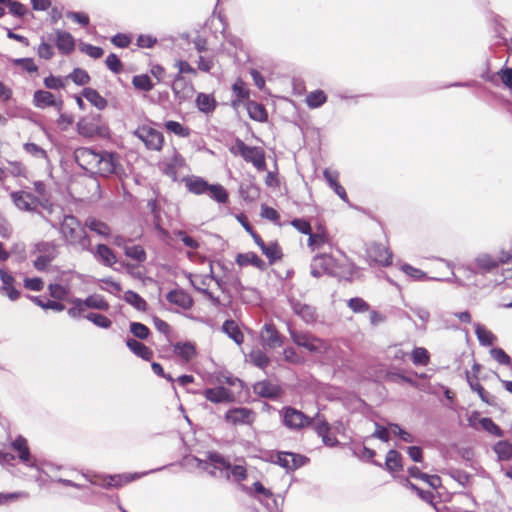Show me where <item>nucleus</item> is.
<instances>
[{
  "label": "nucleus",
  "mask_w": 512,
  "mask_h": 512,
  "mask_svg": "<svg viewBox=\"0 0 512 512\" xmlns=\"http://www.w3.org/2000/svg\"><path fill=\"white\" fill-rule=\"evenodd\" d=\"M95 255L101 259L105 266L111 267L117 262L113 250L105 244H98L96 246Z\"/></svg>",
  "instance_id": "obj_38"
},
{
  "label": "nucleus",
  "mask_w": 512,
  "mask_h": 512,
  "mask_svg": "<svg viewBox=\"0 0 512 512\" xmlns=\"http://www.w3.org/2000/svg\"><path fill=\"white\" fill-rule=\"evenodd\" d=\"M385 467L390 472H398L403 468L402 456L396 450H389L386 455Z\"/></svg>",
  "instance_id": "obj_41"
},
{
  "label": "nucleus",
  "mask_w": 512,
  "mask_h": 512,
  "mask_svg": "<svg viewBox=\"0 0 512 512\" xmlns=\"http://www.w3.org/2000/svg\"><path fill=\"white\" fill-rule=\"evenodd\" d=\"M10 197L14 205L22 211L34 212L38 206H41L48 212L53 210V204L48 199H40L30 192L16 191L12 192Z\"/></svg>",
  "instance_id": "obj_6"
},
{
  "label": "nucleus",
  "mask_w": 512,
  "mask_h": 512,
  "mask_svg": "<svg viewBox=\"0 0 512 512\" xmlns=\"http://www.w3.org/2000/svg\"><path fill=\"white\" fill-rule=\"evenodd\" d=\"M55 44L58 50L64 55H69L75 50V39L66 31H56Z\"/></svg>",
  "instance_id": "obj_25"
},
{
  "label": "nucleus",
  "mask_w": 512,
  "mask_h": 512,
  "mask_svg": "<svg viewBox=\"0 0 512 512\" xmlns=\"http://www.w3.org/2000/svg\"><path fill=\"white\" fill-rule=\"evenodd\" d=\"M347 305L355 313H364L370 309V305L360 297L351 298Z\"/></svg>",
  "instance_id": "obj_63"
},
{
  "label": "nucleus",
  "mask_w": 512,
  "mask_h": 512,
  "mask_svg": "<svg viewBox=\"0 0 512 512\" xmlns=\"http://www.w3.org/2000/svg\"><path fill=\"white\" fill-rule=\"evenodd\" d=\"M430 353L424 347H416L411 353L412 363L416 366H427L430 363Z\"/></svg>",
  "instance_id": "obj_51"
},
{
  "label": "nucleus",
  "mask_w": 512,
  "mask_h": 512,
  "mask_svg": "<svg viewBox=\"0 0 512 512\" xmlns=\"http://www.w3.org/2000/svg\"><path fill=\"white\" fill-rule=\"evenodd\" d=\"M134 135L144 143L148 150L161 151L164 146L163 133L150 125L139 126L134 131Z\"/></svg>",
  "instance_id": "obj_8"
},
{
  "label": "nucleus",
  "mask_w": 512,
  "mask_h": 512,
  "mask_svg": "<svg viewBox=\"0 0 512 512\" xmlns=\"http://www.w3.org/2000/svg\"><path fill=\"white\" fill-rule=\"evenodd\" d=\"M275 463L287 470H296L308 462V458L304 455L292 452H277L275 455Z\"/></svg>",
  "instance_id": "obj_13"
},
{
  "label": "nucleus",
  "mask_w": 512,
  "mask_h": 512,
  "mask_svg": "<svg viewBox=\"0 0 512 512\" xmlns=\"http://www.w3.org/2000/svg\"><path fill=\"white\" fill-rule=\"evenodd\" d=\"M130 332L134 335V337L140 340H145L150 335V329L140 322H131Z\"/></svg>",
  "instance_id": "obj_60"
},
{
  "label": "nucleus",
  "mask_w": 512,
  "mask_h": 512,
  "mask_svg": "<svg viewBox=\"0 0 512 512\" xmlns=\"http://www.w3.org/2000/svg\"><path fill=\"white\" fill-rule=\"evenodd\" d=\"M172 92L176 99L179 101H186L192 98L195 88L191 80H188L186 76L175 75L172 85Z\"/></svg>",
  "instance_id": "obj_12"
},
{
  "label": "nucleus",
  "mask_w": 512,
  "mask_h": 512,
  "mask_svg": "<svg viewBox=\"0 0 512 512\" xmlns=\"http://www.w3.org/2000/svg\"><path fill=\"white\" fill-rule=\"evenodd\" d=\"M31 300L43 309H51L57 312H61L65 309L64 304L56 300L42 299L38 296L31 297Z\"/></svg>",
  "instance_id": "obj_55"
},
{
  "label": "nucleus",
  "mask_w": 512,
  "mask_h": 512,
  "mask_svg": "<svg viewBox=\"0 0 512 512\" xmlns=\"http://www.w3.org/2000/svg\"><path fill=\"white\" fill-rule=\"evenodd\" d=\"M223 331L238 345L244 341V335L234 320H226L222 326Z\"/></svg>",
  "instance_id": "obj_37"
},
{
  "label": "nucleus",
  "mask_w": 512,
  "mask_h": 512,
  "mask_svg": "<svg viewBox=\"0 0 512 512\" xmlns=\"http://www.w3.org/2000/svg\"><path fill=\"white\" fill-rule=\"evenodd\" d=\"M467 381L471 389L477 392L478 396L481 398L483 402L489 405L494 404V397L491 396L477 380H473L469 373H467Z\"/></svg>",
  "instance_id": "obj_47"
},
{
  "label": "nucleus",
  "mask_w": 512,
  "mask_h": 512,
  "mask_svg": "<svg viewBox=\"0 0 512 512\" xmlns=\"http://www.w3.org/2000/svg\"><path fill=\"white\" fill-rule=\"evenodd\" d=\"M174 353L185 362H189L197 355L196 346L192 342H177L173 344Z\"/></svg>",
  "instance_id": "obj_29"
},
{
  "label": "nucleus",
  "mask_w": 512,
  "mask_h": 512,
  "mask_svg": "<svg viewBox=\"0 0 512 512\" xmlns=\"http://www.w3.org/2000/svg\"><path fill=\"white\" fill-rule=\"evenodd\" d=\"M125 301L139 311H146L147 302L138 293L128 290L124 295Z\"/></svg>",
  "instance_id": "obj_54"
},
{
  "label": "nucleus",
  "mask_w": 512,
  "mask_h": 512,
  "mask_svg": "<svg viewBox=\"0 0 512 512\" xmlns=\"http://www.w3.org/2000/svg\"><path fill=\"white\" fill-rule=\"evenodd\" d=\"M76 163L91 174L108 176L115 172L116 160L113 153L96 152L88 147H80L74 151Z\"/></svg>",
  "instance_id": "obj_1"
},
{
  "label": "nucleus",
  "mask_w": 512,
  "mask_h": 512,
  "mask_svg": "<svg viewBox=\"0 0 512 512\" xmlns=\"http://www.w3.org/2000/svg\"><path fill=\"white\" fill-rule=\"evenodd\" d=\"M260 337L269 348L275 349L283 345V337L273 323H266L263 326Z\"/></svg>",
  "instance_id": "obj_16"
},
{
  "label": "nucleus",
  "mask_w": 512,
  "mask_h": 512,
  "mask_svg": "<svg viewBox=\"0 0 512 512\" xmlns=\"http://www.w3.org/2000/svg\"><path fill=\"white\" fill-rule=\"evenodd\" d=\"M283 424L291 430H302L313 424V419L293 407H283L281 410Z\"/></svg>",
  "instance_id": "obj_9"
},
{
  "label": "nucleus",
  "mask_w": 512,
  "mask_h": 512,
  "mask_svg": "<svg viewBox=\"0 0 512 512\" xmlns=\"http://www.w3.org/2000/svg\"><path fill=\"white\" fill-rule=\"evenodd\" d=\"M494 451L499 460H510L512 458V443L505 440L498 441L494 446Z\"/></svg>",
  "instance_id": "obj_53"
},
{
  "label": "nucleus",
  "mask_w": 512,
  "mask_h": 512,
  "mask_svg": "<svg viewBox=\"0 0 512 512\" xmlns=\"http://www.w3.org/2000/svg\"><path fill=\"white\" fill-rule=\"evenodd\" d=\"M167 301L177 305L182 309L188 310L193 306V299L189 293L183 289H174L167 294Z\"/></svg>",
  "instance_id": "obj_21"
},
{
  "label": "nucleus",
  "mask_w": 512,
  "mask_h": 512,
  "mask_svg": "<svg viewBox=\"0 0 512 512\" xmlns=\"http://www.w3.org/2000/svg\"><path fill=\"white\" fill-rule=\"evenodd\" d=\"M249 361L260 369L266 368L270 363V358L261 349L252 350L249 355Z\"/></svg>",
  "instance_id": "obj_48"
},
{
  "label": "nucleus",
  "mask_w": 512,
  "mask_h": 512,
  "mask_svg": "<svg viewBox=\"0 0 512 512\" xmlns=\"http://www.w3.org/2000/svg\"><path fill=\"white\" fill-rule=\"evenodd\" d=\"M213 281H215V279L210 274H195L190 276L192 286L212 300H214V296L208 288Z\"/></svg>",
  "instance_id": "obj_22"
},
{
  "label": "nucleus",
  "mask_w": 512,
  "mask_h": 512,
  "mask_svg": "<svg viewBox=\"0 0 512 512\" xmlns=\"http://www.w3.org/2000/svg\"><path fill=\"white\" fill-rule=\"evenodd\" d=\"M254 418V411L246 407H236L229 409L224 415L225 421L234 426L251 425L254 421Z\"/></svg>",
  "instance_id": "obj_10"
},
{
  "label": "nucleus",
  "mask_w": 512,
  "mask_h": 512,
  "mask_svg": "<svg viewBox=\"0 0 512 512\" xmlns=\"http://www.w3.org/2000/svg\"><path fill=\"white\" fill-rule=\"evenodd\" d=\"M246 109L249 117L257 122H266L268 120V112L263 104L253 100H248Z\"/></svg>",
  "instance_id": "obj_31"
},
{
  "label": "nucleus",
  "mask_w": 512,
  "mask_h": 512,
  "mask_svg": "<svg viewBox=\"0 0 512 512\" xmlns=\"http://www.w3.org/2000/svg\"><path fill=\"white\" fill-rule=\"evenodd\" d=\"M196 105L201 112L210 113L216 107V100L210 94L199 93L196 97Z\"/></svg>",
  "instance_id": "obj_42"
},
{
  "label": "nucleus",
  "mask_w": 512,
  "mask_h": 512,
  "mask_svg": "<svg viewBox=\"0 0 512 512\" xmlns=\"http://www.w3.org/2000/svg\"><path fill=\"white\" fill-rule=\"evenodd\" d=\"M475 267L482 273H489L499 267V261L488 253H482L475 258Z\"/></svg>",
  "instance_id": "obj_27"
},
{
  "label": "nucleus",
  "mask_w": 512,
  "mask_h": 512,
  "mask_svg": "<svg viewBox=\"0 0 512 512\" xmlns=\"http://www.w3.org/2000/svg\"><path fill=\"white\" fill-rule=\"evenodd\" d=\"M83 97L98 109H104L107 101L99 92L93 88H85L82 92Z\"/></svg>",
  "instance_id": "obj_44"
},
{
  "label": "nucleus",
  "mask_w": 512,
  "mask_h": 512,
  "mask_svg": "<svg viewBox=\"0 0 512 512\" xmlns=\"http://www.w3.org/2000/svg\"><path fill=\"white\" fill-rule=\"evenodd\" d=\"M84 224L85 229L88 228L90 231L95 232L99 236L107 238L111 234V229L108 224L94 217L87 218Z\"/></svg>",
  "instance_id": "obj_34"
},
{
  "label": "nucleus",
  "mask_w": 512,
  "mask_h": 512,
  "mask_svg": "<svg viewBox=\"0 0 512 512\" xmlns=\"http://www.w3.org/2000/svg\"><path fill=\"white\" fill-rule=\"evenodd\" d=\"M85 319L92 322L97 327H100L103 329H108L112 325V321L107 316H105L103 314H99V313H94V312L87 313L85 316Z\"/></svg>",
  "instance_id": "obj_56"
},
{
  "label": "nucleus",
  "mask_w": 512,
  "mask_h": 512,
  "mask_svg": "<svg viewBox=\"0 0 512 512\" xmlns=\"http://www.w3.org/2000/svg\"><path fill=\"white\" fill-rule=\"evenodd\" d=\"M185 165V159L179 153H175L173 157L164 163V173L172 180H177L178 172Z\"/></svg>",
  "instance_id": "obj_28"
},
{
  "label": "nucleus",
  "mask_w": 512,
  "mask_h": 512,
  "mask_svg": "<svg viewBox=\"0 0 512 512\" xmlns=\"http://www.w3.org/2000/svg\"><path fill=\"white\" fill-rule=\"evenodd\" d=\"M167 132L172 133L180 138H188L191 135V129L178 121L169 120L164 123Z\"/></svg>",
  "instance_id": "obj_39"
},
{
  "label": "nucleus",
  "mask_w": 512,
  "mask_h": 512,
  "mask_svg": "<svg viewBox=\"0 0 512 512\" xmlns=\"http://www.w3.org/2000/svg\"><path fill=\"white\" fill-rule=\"evenodd\" d=\"M323 176L327 181L329 187L342 199L344 202H348V195L345 188L339 183V172L331 170L329 168L324 169Z\"/></svg>",
  "instance_id": "obj_20"
},
{
  "label": "nucleus",
  "mask_w": 512,
  "mask_h": 512,
  "mask_svg": "<svg viewBox=\"0 0 512 512\" xmlns=\"http://www.w3.org/2000/svg\"><path fill=\"white\" fill-rule=\"evenodd\" d=\"M313 429L316 434L321 437L324 445L328 447H335L339 444L338 439L331 433V427L329 423L324 419H318L313 425Z\"/></svg>",
  "instance_id": "obj_19"
},
{
  "label": "nucleus",
  "mask_w": 512,
  "mask_h": 512,
  "mask_svg": "<svg viewBox=\"0 0 512 512\" xmlns=\"http://www.w3.org/2000/svg\"><path fill=\"white\" fill-rule=\"evenodd\" d=\"M289 335L297 346L303 347L311 353L323 354L328 352L331 347L328 341L320 339L308 332L289 329Z\"/></svg>",
  "instance_id": "obj_5"
},
{
  "label": "nucleus",
  "mask_w": 512,
  "mask_h": 512,
  "mask_svg": "<svg viewBox=\"0 0 512 512\" xmlns=\"http://www.w3.org/2000/svg\"><path fill=\"white\" fill-rule=\"evenodd\" d=\"M235 261L241 267L252 265L260 270L266 268L265 262L254 252L239 253Z\"/></svg>",
  "instance_id": "obj_30"
},
{
  "label": "nucleus",
  "mask_w": 512,
  "mask_h": 512,
  "mask_svg": "<svg viewBox=\"0 0 512 512\" xmlns=\"http://www.w3.org/2000/svg\"><path fill=\"white\" fill-rule=\"evenodd\" d=\"M12 448L18 453L21 462L27 463L31 459L30 449L27 440L23 436H18L12 443Z\"/></svg>",
  "instance_id": "obj_35"
},
{
  "label": "nucleus",
  "mask_w": 512,
  "mask_h": 512,
  "mask_svg": "<svg viewBox=\"0 0 512 512\" xmlns=\"http://www.w3.org/2000/svg\"><path fill=\"white\" fill-rule=\"evenodd\" d=\"M125 255L138 262H144L146 260V252L141 245L126 246L124 249Z\"/></svg>",
  "instance_id": "obj_57"
},
{
  "label": "nucleus",
  "mask_w": 512,
  "mask_h": 512,
  "mask_svg": "<svg viewBox=\"0 0 512 512\" xmlns=\"http://www.w3.org/2000/svg\"><path fill=\"white\" fill-rule=\"evenodd\" d=\"M293 311L300 316L306 323H312L316 320L317 314L314 307L301 303L293 304Z\"/></svg>",
  "instance_id": "obj_36"
},
{
  "label": "nucleus",
  "mask_w": 512,
  "mask_h": 512,
  "mask_svg": "<svg viewBox=\"0 0 512 512\" xmlns=\"http://www.w3.org/2000/svg\"><path fill=\"white\" fill-rule=\"evenodd\" d=\"M202 395L207 401H210L211 403L214 404H229L235 401L234 393L224 386L207 388L202 392Z\"/></svg>",
  "instance_id": "obj_14"
},
{
  "label": "nucleus",
  "mask_w": 512,
  "mask_h": 512,
  "mask_svg": "<svg viewBox=\"0 0 512 512\" xmlns=\"http://www.w3.org/2000/svg\"><path fill=\"white\" fill-rule=\"evenodd\" d=\"M77 131L85 138L104 137L108 134V127L102 122L100 115H89L78 121Z\"/></svg>",
  "instance_id": "obj_7"
},
{
  "label": "nucleus",
  "mask_w": 512,
  "mask_h": 512,
  "mask_svg": "<svg viewBox=\"0 0 512 512\" xmlns=\"http://www.w3.org/2000/svg\"><path fill=\"white\" fill-rule=\"evenodd\" d=\"M261 251L267 257L271 265L283 258L282 248L277 242L266 244Z\"/></svg>",
  "instance_id": "obj_43"
},
{
  "label": "nucleus",
  "mask_w": 512,
  "mask_h": 512,
  "mask_svg": "<svg viewBox=\"0 0 512 512\" xmlns=\"http://www.w3.org/2000/svg\"><path fill=\"white\" fill-rule=\"evenodd\" d=\"M83 300L89 309L101 311H108L110 309L109 302L100 294H91Z\"/></svg>",
  "instance_id": "obj_40"
},
{
  "label": "nucleus",
  "mask_w": 512,
  "mask_h": 512,
  "mask_svg": "<svg viewBox=\"0 0 512 512\" xmlns=\"http://www.w3.org/2000/svg\"><path fill=\"white\" fill-rule=\"evenodd\" d=\"M47 289H48L49 295L53 299H55L56 301H59V302L61 300H64L69 293V290L67 288H65L64 286L57 284V283L49 284Z\"/></svg>",
  "instance_id": "obj_59"
},
{
  "label": "nucleus",
  "mask_w": 512,
  "mask_h": 512,
  "mask_svg": "<svg viewBox=\"0 0 512 512\" xmlns=\"http://www.w3.org/2000/svg\"><path fill=\"white\" fill-rule=\"evenodd\" d=\"M32 103L39 109L54 107L60 111L63 108V100L61 97L57 98L52 92L47 90H36L33 94Z\"/></svg>",
  "instance_id": "obj_11"
},
{
  "label": "nucleus",
  "mask_w": 512,
  "mask_h": 512,
  "mask_svg": "<svg viewBox=\"0 0 512 512\" xmlns=\"http://www.w3.org/2000/svg\"><path fill=\"white\" fill-rule=\"evenodd\" d=\"M69 302L72 306L67 311L68 315L73 319L85 318V311L88 309L85 301L81 298H73Z\"/></svg>",
  "instance_id": "obj_46"
},
{
  "label": "nucleus",
  "mask_w": 512,
  "mask_h": 512,
  "mask_svg": "<svg viewBox=\"0 0 512 512\" xmlns=\"http://www.w3.org/2000/svg\"><path fill=\"white\" fill-rule=\"evenodd\" d=\"M68 77L77 85H85L90 81L87 71L81 68H75Z\"/></svg>",
  "instance_id": "obj_64"
},
{
  "label": "nucleus",
  "mask_w": 512,
  "mask_h": 512,
  "mask_svg": "<svg viewBox=\"0 0 512 512\" xmlns=\"http://www.w3.org/2000/svg\"><path fill=\"white\" fill-rule=\"evenodd\" d=\"M210 197L219 203H226L228 201V193L226 189L220 184L210 185L209 191Z\"/></svg>",
  "instance_id": "obj_58"
},
{
  "label": "nucleus",
  "mask_w": 512,
  "mask_h": 512,
  "mask_svg": "<svg viewBox=\"0 0 512 512\" xmlns=\"http://www.w3.org/2000/svg\"><path fill=\"white\" fill-rule=\"evenodd\" d=\"M327 101V95L323 90H315L310 92L305 99L309 108L315 109L322 106Z\"/></svg>",
  "instance_id": "obj_49"
},
{
  "label": "nucleus",
  "mask_w": 512,
  "mask_h": 512,
  "mask_svg": "<svg viewBox=\"0 0 512 512\" xmlns=\"http://www.w3.org/2000/svg\"><path fill=\"white\" fill-rule=\"evenodd\" d=\"M232 92L235 98L232 100V106L238 107L240 104H245L250 100V90L247 84L241 79L237 78L232 84Z\"/></svg>",
  "instance_id": "obj_24"
},
{
  "label": "nucleus",
  "mask_w": 512,
  "mask_h": 512,
  "mask_svg": "<svg viewBox=\"0 0 512 512\" xmlns=\"http://www.w3.org/2000/svg\"><path fill=\"white\" fill-rule=\"evenodd\" d=\"M132 85L136 90L143 92H150L154 88V84L147 74L133 76Z\"/></svg>",
  "instance_id": "obj_50"
},
{
  "label": "nucleus",
  "mask_w": 512,
  "mask_h": 512,
  "mask_svg": "<svg viewBox=\"0 0 512 512\" xmlns=\"http://www.w3.org/2000/svg\"><path fill=\"white\" fill-rule=\"evenodd\" d=\"M135 478L132 475H103L98 476L95 481L92 483L97 484L103 488L109 489V488H121L124 485L130 483Z\"/></svg>",
  "instance_id": "obj_17"
},
{
  "label": "nucleus",
  "mask_w": 512,
  "mask_h": 512,
  "mask_svg": "<svg viewBox=\"0 0 512 512\" xmlns=\"http://www.w3.org/2000/svg\"><path fill=\"white\" fill-rule=\"evenodd\" d=\"M0 279L2 285L0 290L10 300L15 301L20 297L19 290L15 287V278L4 268H0Z\"/></svg>",
  "instance_id": "obj_18"
},
{
  "label": "nucleus",
  "mask_w": 512,
  "mask_h": 512,
  "mask_svg": "<svg viewBox=\"0 0 512 512\" xmlns=\"http://www.w3.org/2000/svg\"><path fill=\"white\" fill-rule=\"evenodd\" d=\"M59 235L65 245L91 252L92 243L86 232L85 224L74 215H64L59 223Z\"/></svg>",
  "instance_id": "obj_2"
},
{
  "label": "nucleus",
  "mask_w": 512,
  "mask_h": 512,
  "mask_svg": "<svg viewBox=\"0 0 512 512\" xmlns=\"http://www.w3.org/2000/svg\"><path fill=\"white\" fill-rule=\"evenodd\" d=\"M126 345L129 348V350L137 357H140L145 361L152 360L154 355L152 349L143 344L142 342L134 338H129L126 340Z\"/></svg>",
  "instance_id": "obj_26"
},
{
  "label": "nucleus",
  "mask_w": 512,
  "mask_h": 512,
  "mask_svg": "<svg viewBox=\"0 0 512 512\" xmlns=\"http://www.w3.org/2000/svg\"><path fill=\"white\" fill-rule=\"evenodd\" d=\"M254 391L259 396L270 399H277L282 394V389L279 385L273 384L269 381H260L254 385Z\"/></svg>",
  "instance_id": "obj_23"
},
{
  "label": "nucleus",
  "mask_w": 512,
  "mask_h": 512,
  "mask_svg": "<svg viewBox=\"0 0 512 512\" xmlns=\"http://www.w3.org/2000/svg\"><path fill=\"white\" fill-rule=\"evenodd\" d=\"M207 460L211 462L216 469L228 470L231 468L230 461L225 458L222 454L216 451L207 452Z\"/></svg>",
  "instance_id": "obj_52"
},
{
  "label": "nucleus",
  "mask_w": 512,
  "mask_h": 512,
  "mask_svg": "<svg viewBox=\"0 0 512 512\" xmlns=\"http://www.w3.org/2000/svg\"><path fill=\"white\" fill-rule=\"evenodd\" d=\"M32 254L35 255L33 267L39 272H44L57 258L59 254L58 246L52 241H41L34 245Z\"/></svg>",
  "instance_id": "obj_4"
},
{
  "label": "nucleus",
  "mask_w": 512,
  "mask_h": 512,
  "mask_svg": "<svg viewBox=\"0 0 512 512\" xmlns=\"http://www.w3.org/2000/svg\"><path fill=\"white\" fill-rule=\"evenodd\" d=\"M14 66H20L24 71L32 74L38 72V66L32 58H17L12 60Z\"/></svg>",
  "instance_id": "obj_61"
},
{
  "label": "nucleus",
  "mask_w": 512,
  "mask_h": 512,
  "mask_svg": "<svg viewBox=\"0 0 512 512\" xmlns=\"http://www.w3.org/2000/svg\"><path fill=\"white\" fill-rule=\"evenodd\" d=\"M184 181L188 191L196 195L207 193L211 185L201 177H190Z\"/></svg>",
  "instance_id": "obj_32"
},
{
  "label": "nucleus",
  "mask_w": 512,
  "mask_h": 512,
  "mask_svg": "<svg viewBox=\"0 0 512 512\" xmlns=\"http://www.w3.org/2000/svg\"><path fill=\"white\" fill-rule=\"evenodd\" d=\"M308 236L309 237H308L307 245L312 251L319 249L324 244L329 242V235H328L327 231L321 227L318 228L316 233H313L311 231Z\"/></svg>",
  "instance_id": "obj_33"
},
{
  "label": "nucleus",
  "mask_w": 512,
  "mask_h": 512,
  "mask_svg": "<svg viewBox=\"0 0 512 512\" xmlns=\"http://www.w3.org/2000/svg\"><path fill=\"white\" fill-rule=\"evenodd\" d=\"M475 334L478 341L483 346H492L496 341V336L486 327L481 324L475 326Z\"/></svg>",
  "instance_id": "obj_45"
},
{
  "label": "nucleus",
  "mask_w": 512,
  "mask_h": 512,
  "mask_svg": "<svg viewBox=\"0 0 512 512\" xmlns=\"http://www.w3.org/2000/svg\"><path fill=\"white\" fill-rule=\"evenodd\" d=\"M234 155L241 156L247 163H251L258 171H266V157L263 148L248 146L241 139H236L235 145L230 148Z\"/></svg>",
  "instance_id": "obj_3"
},
{
  "label": "nucleus",
  "mask_w": 512,
  "mask_h": 512,
  "mask_svg": "<svg viewBox=\"0 0 512 512\" xmlns=\"http://www.w3.org/2000/svg\"><path fill=\"white\" fill-rule=\"evenodd\" d=\"M174 67L178 70L176 75L185 76L186 74H188L194 77L197 76V69L185 60H176L174 63Z\"/></svg>",
  "instance_id": "obj_62"
},
{
  "label": "nucleus",
  "mask_w": 512,
  "mask_h": 512,
  "mask_svg": "<svg viewBox=\"0 0 512 512\" xmlns=\"http://www.w3.org/2000/svg\"><path fill=\"white\" fill-rule=\"evenodd\" d=\"M368 258L380 266L387 267L392 264L393 254L384 244L374 243L368 249Z\"/></svg>",
  "instance_id": "obj_15"
}]
</instances>
